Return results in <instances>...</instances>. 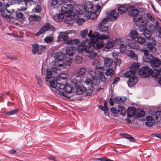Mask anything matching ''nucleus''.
<instances>
[{
  "label": "nucleus",
  "instance_id": "nucleus-1",
  "mask_svg": "<svg viewBox=\"0 0 161 161\" xmlns=\"http://www.w3.org/2000/svg\"><path fill=\"white\" fill-rule=\"evenodd\" d=\"M51 57L53 58L55 60L54 65L50 69L47 70L46 80L49 83L50 86L54 88L53 91L56 92L57 90V85L60 83L59 81L56 83L54 78L52 75L53 73L58 72L60 70L65 68L67 66L70 65L72 62V59L70 58H66V55L61 52H58L52 54Z\"/></svg>",
  "mask_w": 161,
  "mask_h": 161
},
{
  "label": "nucleus",
  "instance_id": "nucleus-2",
  "mask_svg": "<svg viewBox=\"0 0 161 161\" xmlns=\"http://www.w3.org/2000/svg\"><path fill=\"white\" fill-rule=\"evenodd\" d=\"M66 75L64 74L62 76L61 74L59 76V79L61 82L58 83L57 85V88L55 92L58 94L63 95L66 97H71L69 94L71 93L72 90V87L68 85H64L67 83Z\"/></svg>",
  "mask_w": 161,
  "mask_h": 161
},
{
  "label": "nucleus",
  "instance_id": "nucleus-3",
  "mask_svg": "<svg viewBox=\"0 0 161 161\" xmlns=\"http://www.w3.org/2000/svg\"><path fill=\"white\" fill-rule=\"evenodd\" d=\"M139 11L137 9L132 8L128 11L129 14L134 17L133 20L136 22V25L137 26H141L143 24H146L147 22V20L145 18H142V16L138 14Z\"/></svg>",
  "mask_w": 161,
  "mask_h": 161
},
{
  "label": "nucleus",
  "instance_id": "nucleus-4",
  "mask_svg": "<svg viewBox=\"0 0 161 161\" xmlns=\"http://www.w3.org/2000/svg\"><path fill=\"white\" fill-rule=\"evenodd\" d=\"M93 5L91 2H86L84 6L79 5L77 7V13L80 15L84 14L88 11L93 9Z\"/></svg>",
  "mask_w": 161,
  "mask_h": 161
},
{
  "label": "nucleus",
  "instance_id": "nucleus-5",
  "mask_svg": "<svg viewBox=\"0 0 161 161\" xmlns=\"http://www.w3.org/2000/svg\"><path fill=\"white\" fill-rule=\"evenodd\" d=\"M90 43L88 39H86L85 41H83L82 44L79 45L77 48L76 50L80 53H83L85 51L86 53H90L92 51V47H90V45H89Z\"/></svg>",
  "mask_w": 161,
  "mask_h": 161
},
{
  "label": "nucleus",
  "instance_id": "nucleus-6",
  "mask_svg": "<svg viewBox=\"0 0 161 161\" xmlns=\"http://www.w3.org/2000/svg\"><path fill=\"white\" fill-rule=\"evenodd\" d=\"M152 126L154 125L155 123H157L160 120L161 111L158 108L154 107L152 108Z\"/></svg>",
  "mask_w": 161,
  "mask_h": 161
},
{
  "label": "nucleus",
  "instance_id": "nucleus-7",
  "mask_svg": "<svg viewBox=\"0 0 161 161\" xmlns=\"http://www.w3.org/2000/svg\"><path fill=\"white\" fill-rule=\"evenodd\" d=\"M89 41L90 43H89V45H90V47H92V51L93 49L99 52V51L97 50L103 47L104 45V42L103 40L99 41L98 39H95L93 41L90 42Z\"/></svg>",
  "mask_w": 161,
  "mask_h": 161
},
{
  "label": "nucleus",
  "instance_id": "nucleus-8",
  "mask_svg": "<svg viewBox=\"0 0 161 161\" xmlns=\"http://www.w3.org/2000/svg\"><path fill=\"white\" fill-rule=\"evenodd\" d=\"M34 3V2L32 0H20L18 2L19 8L18 9L19 10L24 11L26 9L27 6H30Z\"/></svg>",
  "mask_w": 161,
  "mask_h": 161
},
{
  "label": "nucleus",
  "instance_id": "nucleus-9",
  "mask_svg": "<svg viewBox=\"0 0 161 161\" xmlns=\"http://www.w3.org/2000/svg\"><path fill=\"white\" fill-rule=\"evenodd\" d=\"M151 73V69L148 66L141 68L138 71V74L143 77H147Z\"/></svg>",
  "mask_w": 161,
  "mask_h": 161
},
{
  "label": "nucleus",
  "instance_id": "nucleus-10",
  "mask_svg": "<svg viewBox=\"0 0 161 161\" xmlns=\"http://www.w3.org/2000/svg\"><path fill=\"white\" fill-rule=\"evenodd\" d=\"M147 22L146 24H143L141 26H137L139 27V30L140 31H143V34L145 37L148 39H150L151 37V32L150 30L147 29Z\"/></svg>",
  "mask_w": 161,
  "mask_h": 161
},
{
  "label": "nucleus",
  "instance_id": "nucleus-11",
  "mask_svg": "<svg viewBox=\"0 0 161 161\" xmlns=\"http://www.w3.org/2000/svg\"><path fill=\"white\" fill-rule=\"evenodd\" d=\"M54 29V27L52 25H50L49 23H45L42 27L38 30L36 34V36H38L48 30L53 31Z\"/></svg>",
  "mask_w": 161,
  "mask_h": 161
},
{
  "label": "nucleus",
  "instance_id": "nucleus-12",
  "mask_svg": "<svg viewBox=\"0 0 161 161\" xmlns=\"http://www.w3.org/2000/svg\"><path fill=\"white\" fill-rule=\"evenodd\" d=\"M73 7L71 4H64L61 7L62 13L63 14H69L71 13H74L73 11Z\"/></svg>",
  "mask_w": 161,
  "mask_h": 161
},
{
  "label": "nucleus",
  "instance_id": "nucleus-13",
  "mask_svg": "<svg viewBox=\"0 0 161 161\" xmlns=\"http://www.w3.org/2000/svg\"><path fill=\"white\" fill-rule=\"evenodd\" d=\"M88 53L87 56L90 59H92L95 60L94 63L95 64H99L100 63V61L97 59L98 58V56L97 55V52L95 51L93 49V51L90 53Z\"/></svg>",
  "mask_w": 161,
  "mask_h": 161
},
{
  "label": "nucleus",
  "instance_id": "nucleus-14",
  "mask_svg": "<svg viewBox=\"0 0 161 161\" xmlns=\"http://www.w3.org/2000/svg\"><path fill=\"white\" fill-rule=\"evenodd\" d=\"M76 15H75L74 13H71L67 14L64 19L65 22L67 24H72V21L76 18Z\"/></svg>",
  "mask_w": 161,
  "mask_h": 161
},
{
  "label": "nucleus",
  "instance_id": "nucleus-15",
  "mask_svg": "<svg viewBox=\"0 0 161 161\" xmlns=\"http://www.w3.org/2000/svg\"><path fill=\"white\" fill-rule=\"evenodd\" d=\"M68 34H66L65 35L62 39V41L66 42L68 45H70L71 44H76L79 42V40L78 39H75L74 40L69 39L68 37L67 36Z\"/></svg>",
  "mask_w": 161,
  "mask_h": 161
},
{
  "label": "nucleus",
  "instance_id": "nucleus-16",
  "mask_svg": "<svg viewBox=\"0 0 161 161\" xmlns=\"http://www.w3.org/2000/svg\"><path fill=\"white\" fill-rule=\"evenodd\" d=\"M138 80L137 77L136 76H133V77H131L129 79L127 82L128 85L130 87H132L137 83Z\"/></svg>",
  "mask_w": 161,
  "mask_h": 161
},
{
  "label": "nucleus",
  "instance_id": "nucleus-17",
  "mask_svg": "<svg viewBox=\"0 0 161 161\" xmlns=\"http://www.w3.org/2000/svg\"><path fill=\"white\" fill-rule=\"evenodd\" d=\"M94 35L96 37V39L99 40H106L110 38V36L109 35H105V34L100 35L99 33L97 32H95Z\"/></svg>",
  "mask_w": 161,
  "mask_h": 161
},
{
  "label": "nucleus",
  "instance_id": "nucleus-18",
  "mask_svg": "<svg viewBox=\"0 0 161 161\" xmlns=\"http://www.w3.org/2000/svg\"><path fill=\"white\" fill-rule=\"evenodd\" d=\"M108 19L111 21H113L116 19L118 17L119 14L116 10H113L108 14Z\"/></svg>",
  "mask_w": 161,
  "mask_h": 161
},
{
  "label": "nucleus",
  "instance_id": "nucleus-19",
  "mask_svg": "<svg viewBox=\"0 0 161 161\" xmlns=\"http://www.w3.org/2000/svg\"><path fill=\"white\" fill-rule=\"evenodd\" d=\"M142 59L143 62L151 64V54L148 53H145Z\"/></svg>",
  "mask_w": 161,
  "mask_h": 161
},
{
  "label": "nucleus",
  "instance_id": "nucleus-20",
  "mask_svg": "<svg viewBox=\"0 0 161 161\" xmlns=\"http://www.w3.org/2000/svg\"><path fill=\"white\" fill-rule=\"evenodd\" d=\"M81 15H83L86 18L89 19H94L97 17L96 14L93 12L91 11H88L87 12Z\"/></svg>",
  "mask_w": 161,
  "mask_h": 161
},
{
  "label": "nucleus",
  "instance_id": "nucleus-21",
  "mask_svg": "<svg viewBox=\"0 0 161 161\" xmlns=\"http://www.w3.org/2000/svg\"><path fill=\"white\" fill-rule=\"evenodd\" d=\"M75 51V47L69 46L66 49V53L69 56H71L74 54Z\"/></svg>",
  "mask_w": 161,
  "mask_h": 161
},
{
  "label": "nucleus",
  "instance_id": "nucleus-22",
  "mask_svg": "<svg viewBox=\"0 0 161 161\" xmlns=\"http://www.w3.org/2000/svg\"><path fill=\"white\" fill-rule=\"evenodd\" d=\"M161 64V62L158 58L152 57V66L158 67Z\"/></svg>",
  "mask_w": 161,
  "mask_h": 161
},
{
  "label": "nucleus",
  "instance_id": "nucleus-23",
  "mask_svg": "<svg viewBox=\"0 0 161 161\" xmlns=\"http://www.w3.org/2000/svg\"><path fill=\"white\" fill-rule=\"evenodd\" d=\"M126 53L128 56L131 58L132 59L137 60V56L135 53V52L134 51L127 50L126 52Z\"/></svg>",
  "mask_w": 161,
  "mask_h": 161
},
{
  "label": "nucleus",
  "instance_id": "nucleus-24",
  "mask_svg": "<svg viewBox=\"0 0 161 161\" xmlns=\"http://www.w3.org/2000/svg\"><path fill=\"white\" fill-rule=\"evenodd\" d=\"M86 90V88L82 85H78L76 88V93L79 95L82 94Z\"/></svg>",
  "mask_w": 161,
  "mask_h": 161
},
{
  "label": "nucleus",
  "instance_id": "nucleus-25",
  "mask_svg": "<svg viewBox=\"0 0 161 161\" xmlns=\"http://www.w3.org/2000/svg\"><path fill=\"white\" fill-rule=\"evenodd\" d=\"M6 5L4 3L0 2V12L5 11L7 7H8L12 4L10 2H6Z\"/></svg>",
  "mask_w": 161,
  "mask_h": 161
},
{
  "label": "nucleus",
  "instance_id": "nucleus-26",
  "mask_svg": "<svg viewBox=\"0 0 161 161\" xmlns=\"http://www.w3.org/2000/svg\"><path fill=\"white\" fill-rule=\"evenodd\" d=\"M104 63L105 66L107 67H109L112 65L113 60L111 58L106 57L104 58Z\"/></svg>",
  "mask_w": 161,
  "mask_h": 161
},
{
  "label": "nucleus",
  "instance_id": "nucleus-27",
  "mask_svg": "<svg viewBox=\"0 0 161 161\" xmlns=\"http://www.w3.org/2000/svg\"><path fill=\"white\" fill-rule=\"evenodd\" d=\"M159 44L153 38H152V52L154 53L156 51V48Z\"/></svg>",
  "mask_w": 161,
  "mask_h": 161
},
{
  "label": "nucleus",
  "instance_id": "nucleus-28",
  "mask_svg": "<svg viewBox=\"0 0 161 161\" xmlns=\"http://www.w3.org/2000/svg\"><path fill=\"white\" fill-rule=\"evenodd\" d=\"M136 108L134 107H128L127 109V115L128 117H132L135 114L136 112Z\"/></svg>",
  "mask_w": 161,
  "mask_h": 161
},
{
  "label": "nucleus",
  "instance_id": "nucleus-29",
  "mask_svg": "<svg viewBox=\"0 0 161 161\" xmlns=\"http://www.w3.org/2000/svg\"><path fill=\"white\" fill-rule=\"evenodd\" d=\"M41 19V17L37 15L36 14H34L31 15L29 17V20L30 21H40Z\"/></svg>",
  "mask_w": 161,
  "mask_h": 161
},
{
  "label": "nucleus",
  "instance_id": "nucleus-30",
  "mask_svg": "<svg viewBox=\"0 0 161 161\" xmlns=\"http://www.w3.org/2000/svg\"><path fill=\"white\" fill-rule=\"evenodd\" d=\"M64 14H56L54 16V19L57 22H61L63 20L64 15Z\"/></svg>",
  "mask_w": 161,
  "mask_h": 161
},
{
  "label": "nucleus",
  "instance_id": "nucleus-31",
  "mask_svg": "<svg viewBox=\"0 0 161 161\" xmlns=\"http://www.w3.org/2000/svg\"><path fill=\"white\" fill-rule=\"evenodd\" d=\"M71 32L70 31H67L64 32H61L59 33V35L58 37V41H62V39L64 37V36L66 34H70Z\"/></svg>",
  "mask_w": 161,
  "mask_h": 161
},
{
  "label": "nucleus",
  "instance_id": "nucleus-32",
  "mask_svg": "<svg viewBox=\"0 0 161 161\" xmlns=\"http://www.w3.org/2000/svg\"><path fill=\"white\" fill-rule=\"evenodd\" d=\"M138 35L137 31L135 30L131 31L129 34V36L132 40H134L136 39Z\"/></svg>",
  "mask_w": 161,
  "mask_h": 161
},
{
  "label": "nucleus",
  "instance_id": "nucleus-33",
  "mask_svg": "<svg viewBox=\"0 0 161 161\" xmlns=\"http://www.w3.org/2000/svg\"><path fill=\"white\" fill-rule=\"evenodd\" d=\"M136 73L134 72L133 70H130L127 71L124 74V76L127 78H130L131 77H133V76H135V74Z\"/></svg>",
  "mask_w": 161,
  "mask_h": 161
},
{
  "label": "nucleus",
  "instance_id": "nucleus-34",
  "mask_svg": "<svg viewBox=\"0 0 161 161\" xmlns=\"http://www.w3.org/2000/svg\"><path fill=\"white\" fill-rule=\"evenodd\" d=\"M32 52L33 54H38V47L39 44L37 43H35L32 45Z\"/></svg>",
  "mask_w": 161,
  "mask_h": 161
},
{
  "label": "nucleus",
  "instance_id": "nucleus-35",
  "mask_svg": "<svg viewBox=\"0 0 161 161\" xmlns=\"http://www.w3.org/2000/svg\"><path fill=\"white\" fill-rule=\"evenodd\" d=\"M114 44V42L113 40L109 39L108 40L106 45V48L109 49L113 47Z\"/></svg>",
  "mask_w": 161,
  "mask_h": 161
},
{
  "label": "nucleus",
  "instance_id": "nucleus-36",
  "mask_svg": "<svg viewBox=\"0 0 161 161\" xmlns=\"http://www.w3.org/2000/svg\"><path fill=\"white\" fill-rule=\"evenodd\" d=\"M104 68L103 67H97L95 69L96 73L97 75H99L104 73Z\"/></svg>",
  "mask_w": 161,
  "mask_h": 161
},
{
  "label": "nucleus",
  "instance_id": "nucleus-37",
  "mask_svg": "<svg viewBox=\"0 0 161 161\" xmlns=\"http://www.w3.org/2000/svg\"><path fill=\"white\" fill-rule=\"evenodd\" d=\"M92 86L94 87V86H98L99 84V80L97 79V77L96 76L92 78Z\"/></svg>",
  "mask_w": 161,
  "mask_h": 161
},
{
  "label": "nucleus",
  "instance_id": "nucleus-38",
  "mask_svg": "<svg viewBox=\"0 0 161 161\" xmlns=\"http://www.w3.org/2000/svg\"><path fill=\"white\" fill-rule=\"evenodd\" d=\"M143 50L145 53H148L151 50V43L149 42L147 44H145L143 46Z\"/></svg>",
  "mask_w": 161,
  "mask_h": 161
},
{
  "label": "nucleus",
  "instance_id": "nucleus-39",
  "mask_svg": "<svg viewBox=\"0 0 161 161\" xmlns=\"http://www.w3.org/2000/svg\"><path fill=\"white\" fill-rule=\"evenodd\" d=\"M114 71L113 69L111 68H109L106 70L105 74L107 76H109L110 78L114 75Z\"/></svg>",
  "mask_w": 161,
  "mask_h": 161
},
{
  "label": "nucleus",
  "instance_id": "nucleus-40",
  "mask_svg": "<svg viewBox=\"0 0 161 161\" xmlns=\"http://www.w3.org/2000/svg\"><path fill=\"white\" fill-rule=\"evenodd\" d=\"M120 135H122L124 138L129 139L130 142H134L135 141V139L134 137H132L131 136L128 134L126 133H123Z\"/></svg>",
  "mask_w": 161,
  "mask_h": 161
},
{
  "label": "nucleus",
  "instance_id": "nucleus-41",
  "mask_svg": "<svg viewBox=\"0 0 161 161\" xmlns=\"http://www.w3.org/2000/svg\"><path fill=\"white\" fill-rule=\"evenodd\" d=\"M139 67V64L137 63H133L130 68V70H133L134 72L136 73Z\"/></svg>",
  "mask_w": 161,
  "mask_h": 161
},
{
  "label": "nucleus",
  "instance_id": "nucleus-42",
  "mask_svg": "<svg viewBox=\"0 0 161 161\" xmlns=\"http://www.w3.org/2000/svg\"><path fill=\"white\" fill-rule=\"evenodd\" d=\"M126 100L125 97H116L114 98V102L117 103H120L125 101Z\"/></svg>",
  "mask_w": 161,
  "mask_h": 161
},
{
  "label": "nucleus",
  "instance_id": "nucleus-43",
  "mask_svg": "<svg viewBox=\"0 0 161 161\" xmlns=\"http://www.w3.org/2000/svg\"><path fill=\"white\" fill-rule=\"evenodd\" d=\"M98 29L101 32H107L108 29L107 26H105L103 25H99Z\"/></svg>",
  "mask_w": 161,
  "mask_h": 161
},
{
  "label": "nucleus",
  "instance_id": "nucleus-44",
  "mask_svg": "<svg viewBox=\"0 0 161 161\" xmlns=\"http://www.w3.org/2000/svg\"><path fill=\"white\" fill-rule=\"evenodd\" d=\"M95 33V32H94L93 34H92V30H91L88 34V36L90 38V40H89L88 39L89 41L90 42L91 41H93V40L95 39L96 38V37L94 35V33Z\"/></svg>",
  "mask_w": 161,
  "mask_h": 161
},
{
  "label": "nucleus",
  "instance_id": "nucleus-45",
  "mask_svg": "<svg viewBox=\"0 0 161 161\" xmlns=\"http://www.w3.org/2000/svg\"><path fill=\"white\" fill-rule=\"evenodd\" d=\"M81 80L82 78L79 75L76 76L75 78L73 80V82L75 84L77 85L79 83H80L81 82Z\"/></svg>",
  "mask_w": 161,
  "mask_h": 161
},
{
  "label": "nucleus",
  "instance_id": "nucleus-46",
  "mask_svg": "<svg viewBox=\"0 0 161 161\" xmlns=\"http://www.w3.org/2000/svg\"><path fill=\"white\" fill-rule=\"evenodd\" d=\"M93 88L92 86H89L86 89L85 92V94L87 96L90 95L92 93Z\"/></svg>",
  "mask_w": 161,
  "mask_h": 161
},
{
  "label": "nucleus",
  "instance_id": "nucleus-47",
  "mask_svg": "<svg viewBox=\"0 0 161 161\" xmlns=\"http://www.w3.org/2000/svg\"><path fill=\"white\" fill-rule=\"evenodd\" d=\"M19 109H17L15 110H10L8 112H7L5 114L6 115L8 116L13 115L17 114L19 112Z\"/></svg>",
  "mask_w": 161,
  "mask_h": 161
},
{
  "label": "nucleus",
  "instance_id": "nucleus-48",
  "mask_svg": "<svg viewBox=\"0 0 161 161\" xmlns=\"http://www.w3.org/2000/svg\"><path fill=\"white\" fill-rule=\"evenodd\" d=\"M118 112L123 115L125 112V108L121 105H119L118 106Z\"/></svg>",
  "mask_w": 161,
  "mask_h": 161
},
{
  "label": "nucleus",
  "instance_id": "nucleus-49",
  "mask_svg": "<svg viewBox=\"0 0 161 161\" xmlns=\"http://www.w3.org/2000/svg\"><path fill=\"white\" fill-rule=\"evenodd\" d=\"M46 46L42 45H39L38 47V54H42L45 50Z\"/></svg>",
  "mask_w": 161,
  "mask_h": 161
},
{
  "label": "nucleus",
  "instance_id": "nucleus-50",
  "mask_svg": "<svg viewBox=\"0 0 161 161\" xmlns=\"http://www.w3.org/2000/svg\"><path fill=\"white\" fill-rule=\"evenodd\" d=\"M87 76L90 77L91 78H93L94 77H96L97 74L96 73V71L95 72L92 70H90L88 71Z\"/></svg>",
  "mask_w": 161,
  "mask_h": 161
},
{
  "label": "nucleus",
  "instance_id": "nucleus-51",
  "mask_svg": "<svg viewBox=\"0 0 161 161\" xmlns=\"http://www.w3.org/2000/svg\"><path fill=\"white\" fill-rule=\"evenodd\" d=\"M127 8L124 6H121L119 7L118 9V11L119 13L121 14L125 13L127 10Z\"/></svg>",
  "mask_w": 161,
  "mask_h": 161
},
{
  "label": "nucleus",
  "instance_id": "nucleus-52",
  "mask_svg": "<svg viewBox=\"0 0 161 161\" xmlns=\"http://www.w3.org/2000/svg\"><path fill=\"white\" fill-rule=\"evenodd\" d=\"M86 72V70L84 68H81L79 69L78 71V74L79 75H85Z\"/></svg>",
  "mask_w": 161,
  "mask_h": 161
},
{
  "label": "nucleus",
  "instance_id": "nucleus-53",
  "mask_svg": "<svg viewBox=\"0 0 161 161\" xmlns=\"http://www.w3.org/2000/svg\"><path fill=\"white\" fill-rule=\"evenodd\" d=\"M158 23L156 22L155 24V29H156L158 33H159L158 36L161 38V28L158 25Z\"/></svg>",
  "mask_w": 161,
  "mask_h": 161
},
{
  "label": "nucleus",
  "instance_id": "nucleus-54",
  "mask_svg": "<svg viewBox=\"0 0 161 161\" xmlns=\"http://www.w3.org/2000/svg\"><path fill=\"white\" fill-rule=\"evenodd\" d=\"M145 114V112L144 110H140L137 112L136 114V117H142Z\"/></svg>",
  "mask_w": 161,
  "mask_h": 161
},
{
  "label": "nucleus",
  "instance_id": "nucleus-55",
  "mask_svg": "<svg viewBox=\"0 0 161 161\" xmlns=\"http://www.w3.org/2000/svg\"><path fill=\"white\" fill-rule=\"evenodd\" d=\"M98 108L104 111V113L105 114L107 115L108 114V108H107V106L103 107V106L100 105L98 106Z\"/></svg>",
  "mask_w": 161,
  "mask_h": 161
},
{
  "label": "nucleus",
  "instance_id": "nucleus-56",
  "mask_svg": "<svg viewBox=\"0 0 161 161\" xmlns=\"http://www.w3.org/2000/svg\"><path fill=\"white\" fill-rule=\"evenodd\" d=\"M146 121L145 123L146 125L148 127H151V116H148L146 118Z\"/></svg>",
  "mask_w": 161,
  "mask_h": 161
},
{
  "label": "nucleus",
  "instance_id": "nucleus-57",
  "mask_svg": "<svg viewBox=\"0 0 161 161\" xmlns=\"http://www.w3.org/2000/svg\"><path fill=\"white\" fill-rule=\"evenodd\" d=\"M137 41L139 44H142L145 42L146 40L144 37L140 36L138 37Z\"/></svg>",
  "mask_w": 161,
  "mask_h": 161
},
{
  "label": "nucleus",
  "instance_id": "nucleus-58",
  "mask_svg": "<svg viewBox=\"0 0 161 161\" xmlns=\"http://www.w3.org/2000/svg\"><path fill=\"white\" fill-rule=\"evenodd\" d=\"M85 83L89 86H92V80L90 78H87L85 80Z\"/></svg>",
  "mask_w": 161,
  "mask_h": 161
},
{
  "label": "nucleus",
  "instance_id": "nucleus-59",
  "mask_svg": "<svg viewBox=\"0 0 161 161\" xmlns=\"http://www.w3.org/2000/svg\"><path fill=\"white\" fill-rule=\"evenodd\" d=\"M159 75L158 69H155L152 70V76L153 77H156Z\"/></svg>",
  "mask_w": 161,
  "mask_h": 161
},
{
  "label": "nucleus",
  "instance_id": "nucleus-60",
  "mask_svg": "<svg viewBox=\"0 0 161 161\" xmlns=\"http://www.w3.org/2000/svg\"><path fill=\"white\" fill-rule=\"evenodd\" d=\"M75 62L77 64H81L83 61L82 57L80 56H76L75 59Z\"/></svg>",
  "mask_w": 161,
  "mask_h": 161
},
{
  "label": "nucleus",
  "instance_id": "nucleus-61",
  "mask_svg": "<svg viewBox=\"0 0 161 161\" xmlns=\"http://www.w3.org/2000/svg\"><path fill=\"white\" fill-rule=\"evenodd\" d=\"M127 48L126 45L123 44H121L119 46V50L121 52L124 53Z\"/></svg>",
  "mask_w": 161,
  "mask_h": 161
},
{
  "label": "nucleus",
  "instance_id": "nucleus-62",
  "mask_svg": "<svg viewBox=\"0 0 161 161\" xmlns=\"http://www.w3.org/2000/svg\"><path fill=\"white\" fill-rule=\"evenodd\" d=\"M42 8L40 6L37 5L36 8L32 9V12L35 13H39L41 12Z\"/></svg>",
  "mask_w": 161,
  "mask_h": 161
},
{
  "label": "nucleus",
  "instance_id": "nucleus-63",
  "mask_svg": "<svg viewBox=\"0 0 161 161\" xmlns=\"http://www.w3.org/2000/svg\"><path fill=\"white\" fill-rule=\"evenodd\" d=\"M100 80L103 82H105L106 80L105 77L104 73H102L100 75H98Z\"/></svg>",
  "mask_w": 161,
  "mask_h": 161
},
{
  "label": "nucleus",
  "instance_id": "nucleus-64",
  "mask_svg": "<svg viewBox=\"0 0 161 161\" xmlns=\"http://www.w3.org/2000/svg\"><path fill=\"white\" fill-rule=\"evenodd\" d=\"M88 30L85 29L80 32V35L83 38H85L87 35L88 33Z\"/></svg>",
  "mask_w": 161,
  "mask_h": 161
}]
</instances>
